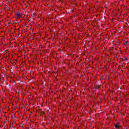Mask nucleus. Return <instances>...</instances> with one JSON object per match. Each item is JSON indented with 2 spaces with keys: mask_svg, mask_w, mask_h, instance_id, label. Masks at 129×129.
Returning a JSON list of instances; mask_svg holds the SVG:
<instances>
[{
  "mask_svg": "<svg viewBox=\"0 0 129 129\" xmlns=\"http://www.w3.org/2000/svg\"><path fill=\"white\" fill-rule=\"evenodd\" d=\"M33 15H35V13H33Z\"/></svg>",
  "mask_w": 129,
  "mask_h": 129,
  "instance_id": "6e6552de",
  "label": "nucleus"
},
{
  "mask_svg": "<svg viewBox=\"0 0 129 129\" xmlns=\"http://www.w3.org/2000/svg\"><path fill=\"white\" fill-rule=\"evenodd\" d=\"M33 125H36V123H33Z\"/></svg>",
  "mask_w": 129,
  "mask_h": 129,
  "instance_id": "39448f33",
  "label": "nucleus"
},
{
  "mask_svg": "<svg viewBox=\"0 0 129 129\" xmlns=\"http://www.w3.org/2000/svg\"><path fill=\"white\" fill-rule=\"evenodd\" d=\"M127 41H126V42H125V44H127Z\"/></svg>",
  "mask_w": 129,
  "mask_h": 129,
  "instance_id": "423d86ee",
  "label": "nucleus"
},
{
  "mask_svg": "<svg viewBox=\"0 0 129 129\" xmlns=\"http://www.w3.org/2000/svg\"><path fill=\"white\" fill-rule=\"evenodd\" d=\"M115 127L116 128H118V127H119V125H117V124H116L115 125Z\"/></svg>",
  "mask_w": 129,
  "mask_h": 129,
  "instance_id": "f03ea898",
  "label": "nucleus"
},
{
  "mask_svg": "<svg viewBox=\"0 0 129 129\" xmlns=\"http://www.w3.org/2000/svg\"><path fill=\"white\" fill-rule=\"evenodd\" d=\"M16 15L17 16V17H18V18H22V15H21L19 13H16Z\"/></svg>",
  "mask_w": 129,
  "mask_h": 129,
  "instance_id": "f257e3e1",
  "label": "nucleus"
},
{
  "mask_svg": "<svg viewBox=\"0 0 129 129\" xmlns=\"http://www.w3.org/2000/svg\"><path fill=\"white\" fill-rule=\"evenodd\" d=\"M33 38V36H31V37L30 38V39H31V41L33 40V39H32Z\"/></svg>",
  "mask_w": 129,
  "mask_h": 129,
  "instance_id": "20e7f679",
  "label": "nucleus"
},
{
  "mask_svg": "<svg viewBox=\"0 0 129 129\" xmlns=\"http://www.w3.org/2000/svg\"><path fill=\"white\" fill-rule=\"evenodd\" d=\"M124 60L125 61H127V60H128V58H127V57H125Z\"/></svg>",
  "mask_w": 129,
  "mask_h": 129,
  "instance_id": "7ed1b4c3",
  "label": "nucleus"
},
{
  "mask_svg": "<svg viewBox=\"0 0 129 129\" xmlns=\"http://www.w3.org/2000/svg\"><path fill=\"white\" fill-rule=\"evenodd\" d=\"M33 78H35V77L33 76Z\"/></svg>",
  "mask_w": 129,
  "mask_h": 129,
  "instance_id": "0eeeda50",
  "label": "nucleus"
}]
</instances>
